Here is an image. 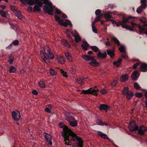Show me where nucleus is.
Here are the masks:
<instances>
[{
	"label": "nucleus",
	"instance_id": "nucleus-1",
	"mask_svg": "<svg viewBox=\"0 0 147 147\" xmlns=\"http://www.w3.org/2000/svg\"><path fill=\"white\" fill-rule=\"evenodd\" d=\"M59 127L63 128L61 132L62 136L64 137L65 144L67 145H70L69 143H73L71 145L73 147H83V142L82 138L79 137L67 126L63 123L59 124Z\"/></svg>",
	"mask_w": 147,
	"mask_h": 147
},
{
	"label": "nucleus",
	"instance_id": "nucleus-2",
	"mask_svg": "<svg viewBox=\"0 0 147 147\" xmlns=\"http://www.w3.org/2000/svg\"><path fill=\"white\" fill-rule=\"evenodd\" d=\"M71 114L72 113L70 112L66 111L64 112L65 119L69 123V124L72 127H76L77 125V121L76 120Z\"/></svg>",
	"mask_w": 147,
	"mask_h": 147
},
{
	"label": "nucleus",
	"instance_id": "nucleus-3",
	"mask_svg": "<svg viewBox=\"0 0 147 147\" xmlns=\"http://www.w3.org/2000/svg\"><path fill=\"white\" fill-rule=\"evenodd\" d=\"M122 16L123 19L122 21H119L118 22H117L114 20H110L111 22L113 24H115L117 27H119L120 25H122V27L123 26H125L127 22L129 23V19H131L132 18L131 16H129L127 18H125L124 16Z\"/></svg>",
	"mask_w": 147,
	"mask_h": 147
},
{
	"label": "nucleus",
	"instance_id": "nucleus-4",
	"mask_svg": "<svg viewBox=\"0 0 147 147\" xmlns=\"http://www.w3.org/2000/svg\"><path fill=\"white\" fill-rule=\"evenodd\" d=\"M123 94L126 96L127 99L129 100H130L134 96V94L131 91H129L128 87H125L122 90Z\"/></svg>",
	"mask_w": 147,
	"mask_h": 147
},
{
	"label": "nucleus",
	"instance_id": "nucleus-5",
	"mask_svg": "<svg viewBox=\"0 0 147 147\" xmlns=\"http://www.w3.org/2000/svg\"><path fill=\"white\" fill-rule=\"evenodd\" d=\"M55 19L57 20L58 23L61 25L65 27H66L69 24L71 26H72V24L71 23L70 20H66V22H63V20L61 19L60 18L57 16H55Z\"/></svg>",
	"mask_w": 147,
	"mask_h": 147
},
{
	"label": "nucleus",
	"instance_id": "nucleus-6",
	"mask_svg": "<svg viewBox=\"0 0 147 147\" xmlns=\"http://www.w3.org/2000/svg\"><path fill=\"white\" fill-rule=\"evenodd\" d=\"M131 24L132 25L133 27H138L139 30V34H142L143 32L145 34L147 35V29L141 26L140 24H138L136 23H133L132 22H131Z\"/></svg>",
	"mask_w": 147,
	"mask_h": 147
},
{
	"label": "nucleus",
	"instance_id": "nucleus-7",
	"mask_svg": "<svg viewBox=\"0 0 147 147\" xmlns=\"http://www.w3.org/2000/svg\"><path fill=\"white\" fill-rule=\"evenodd\" d=\"M112 40L118 46H120L119 48V50L121 53H124L125 51V47L123 45H121L118 39L115 37H113Z\"/></svg>",
	"mask_w": 147,
	"mask_h": 147
},
{
	"label": "nucleus",
	"instance_id": "nucleus-8",
	"mask_svg": "<svg viewBox=\"0 0 147 147\" xmlns=\"http://www.w3.org/2000/svg\"><path fill=\"white\" fill-rule=\"evenodd\" d=\"M135 121H131L129 125V128L131 132H134L138 130V127L136 124Z\"/></svg>",
	"mask_w": 147,
	"mask_h": 147
},
{
	"label": "nucleus",
	"instance_id": "nucleus-9",
	"mask_svg": "<svg viewBox=\"0 0 147 147\" xmlns=\"http://www.w3.org/2000/svg\"><path fill=\"white\" fill-rule=\"evenodd\" d=\"M44 49L45 53L49 59H51L53 58L54 55L48 46H45Z\"/></svg>",
	"mask_w": 147,
	"mask_h": 147
},
{
	"label": "nucleus",
	"instance_id": "nucleus-10",
	"mask_svg": "<svg viewBox=\"0 0 147 147\" xmlns=\"http://www.w3.org/2000/svg\"><path fill=\"white\" fill-rule=\"evenodd\" d=\"M70 32L74 37L75 41L76 42H79L81 40V38L76 30H71Z\"/></svg>",
	"mask_w": 147,
	"mask_h": 147
},
{
	"label": "nucleus",
	"instance_id": "nucleus-11",
	"mask_svg": "<svg viewBox=\"0 0 147 147\" xmlns=\"http://www.w3.org/2000/svg\"><path fill=\"white\" fill-rule=\"evenodd\" d=\"M44 136L47 140L46 144L48 145L52 146L53 144L51 140L52 137L51 135L45 133L44 134Z\"/></svg>",
	"mask_w": 147,
	"mask_h": 147
},
{
	"label": "nucleus",
	"instance_id": "nucleus-12",
	"mask_svg": "<svg viewBox=\"0 0 147 147\" xmlns=\"http://www.w3.org/2000/svg\"><path fill=\"white\" fill-rule=\"evenodd\" d=\"M137 130L140 135L142 136L144 135V133L147 131V128L144 125H142L138 127Z\"/></svg>",
	"mask_w": 147,
	"mask_h": 147
},
{
	"label": "nucleus",
	"instance_id": "nucleus-13",
	"mask_svg": "<svg viewBox=\"0 0 147 147\" xmlns=\"http://www.w3.org/2000/svg\"><path fill=\"white\" fill-rule=\"evenodd\" d=\"M34 3L37 4L35 5L34 6V11H39L40 10V7L42 5V3L41 1L38 0L36 2H35Z\"/></svg>",
	"mask_w": 147,
	"mask_h": 147
},
{
	"label": "nucleus",
	"instance_id": "nucleus-14",
	"mask_svg": "<svg viewBox=\"0 0 147 147\" xmlns=\"http://www.w3.org/2000/svg\"><path fill=\"white\" fill-rule=\"evenodd\" d=\"M110 106L106 104H101L99 106V110L100 111H105L107 113L109 109L110 108Z\"/></svg>",
	"mask_w": 147,
	"mask_h": 147
},
{
	"label": "nucleus",
	"instance_id": "nucleus-15",
	"mask_svg": "<svg viewBox=\"0 0 147 147\" xmlns=\"http://www.w3.org/2000/svg\"><path fill=\"white\" fill-rule=\"evenodd\" d=\"M12 117L15 120L18 121L19 120L20 115L19 112L13 111L12 112Z\"/></svg>",
	"mask_w": 147,
	"mask_h": 147
},
{
	"label": "nucleus",
	"instance_id": "nucleus-16",
	"mask_svg": "<svg viewBox=\"0 0 147 147\" xmlns=\"http://www.w3.org/2000/svg\"><path fill=\"white\" fill-rule=\"evenodd\" d=\"M97 55L98 57L101 59L106 58L107 56V54L106 52H105L104 53H102L100 51H99Z\"/></svg>",
	"mask_w": 147,
	"mask_h": 147
},
{
	"label": "nucleus",
	"instance_id": "nucleus-17",
	"mask_svg": "<svg viewBox=\"0 0 147 147\" xmlns=\"http://www.w3.org/2000/svg\"><path fill=\"white\" fill-rule=\"evenodd\" d=\"M82 42L83 43L81 45L82 48L84 50L87 51L89 47V45L84 39L83 40Z\"/></svg>",
	"mask_w": 147,
	"mask_h": 147
},
{
	"label": "nucleus",
	"instance_id": "nucleus-18",
	"mask_svg": "<svg viewBox=\"0 0 147 147\" xmlns=\"http://www.w3.org/2000/svg\"><path fill=\"white\" fill-rule=\"evenodd\" d=\"M139 76L138 72L137 71L135 70L132 74L131 77L134 80L136 81Z\"/></svg>",
	"mask_w": 147,
	"mask_h": 147
},
{
	"label": "nucleus",
	"instance_id": "nucleus-19",
	"mask_svg": "<svg viewBox=\"0 0 147 147\" xmlns=\"http://www.w3.org/2000/svg\"><path fill=\"white\" fill-rule=\"evenodd\" d=\"M97 133L98 136L102 137L104 139L110 140V139L107 134L102 132L101 131H97Z\"/></svg>",
	"mask_w": 147,
	"mask_h": 147
},
{
	"label": "nucleus",
	"instance_id": "nucleus-20",
	"mask_svg": "<svg viewBox=\"0 0 147 147\" xmlns=\"http://www.w3.org/2000/svg\"><path fill=\"white\" fill-rule=\"evenodd\" d=\"M97 133L98 136L102 137L104 139L110 140V139L107 134L102 132L101 131H97Z\"/></svg>",
	"mask_w": 147,
	"mask_h": 147
},
{
	"label": "nucleus",
	"instance_id": "nucleus-21",
	"mask_svg": "<svg viewBox=\"0 0 147 147\" xmlns=\"http://www.w3.org/2000/svg\"><path fill=\"white\" fill-rule=\"evenodd\" d=\"M92 66L97 67L100 65L101 63L97 61L95 59H94L92 56Z\"/></svg>",
	"mask_w": 147,
	"mask_h": 147
},
{
	"label": "nucleus",
	"instance_id": "nucleus-22",
	"mask_svg": "<svg viewBox=\"0 0 147 147\" xmlns=\"http://www.w3.org/2000/svg\"><path fill=\"white\" fill-rule=\"evenodd\" d=\"M146 7L143 5H141L138 7L136 10V12L138 13H141Z\"/></svg>",
	"mask_w": 147,
	"mask_h": 147
},
{
	"label": "nucleus",
	"instance_id": "nucleus-23",
	"mask_svg": "<svg viewBox=\"0 0 147 147\" xmlns=\"http://www.w3.org/2000/svg\"><path fill=\"white\" fill-rule=\"evenodd\" d=\"M82 57L83 59L86 61H92V57L90 56L83 55L82 56Z\"/></svg>",
	"mask_w": 147,
	"mask_h": 147
},
{
	"label": "nucleus",
	"instance_id": "nucleus-24",
	"mask_svg": "<svg viewBox=\"0 0 147 147\" xmlns=\"http://www.w3.org/2000/svg\"><path fill=\"white\" fill-rule=\"evenodd\" d=\"M128 76L127 74L122 75L120 78V81L121 82L126 81L128 80Z\"/></svg>",
	"mask_w": 147,
	"mask_h": 147
},
{
	"label": "nucleus",
	"instance_id": "nucleus-25",
	"mask_svg": "<svg viewBox=\"0 0 147 147\" xmlns=\"http://www.w3.org/2000/svg\"><path fill=\"white\" fill-rule=\"evenodd\" d=\"M141 69L142 71L145 72L147 71V64L143 63L141 66Z\"/></svg>",
	"mask_w": 147,
	"mask_h": 147
},
{
	"label": "nucleus",
	"instance_id": "nucleus-26",
	"mask_svg": "<svg viewBox=\"0 0 147 147\" xmlns=\"http://www.w3.org/2000/svg\"><path fill=\"white\" fill-rule=\"evenodd\" d=\"M81 93H83L84 94H92V89L90 88L87 90H82Z\"/></svg>",
	"mask_w": 147,
	"mask_h": 147
},
{
	"label": "nucleus",
	"instance_id": "nucleus-27",
	"mask_svg": "<svg viewBox=\"0 0 147 147\" xmlns=\"http://www.w3.org/2000/svg\"><path fill=\"white\" fill-rule=\"evenodd\" d=\"M96 122L98 125L101 126H107L109 125V124L108 123H103L102 121L100 119H97L96 120Z\"/></svg>",
	"mask_w": 147,
	"mask_h": 147
},
{
	"label": "nucleus",
	"instance_id": "nucleus-28",
	"mask_svg": "<svg viewBox=\"0 0 147 147\" xmlns=\"http://www.w3.org/2000/svg\"><path fill=\"white\" fill-rule=\"evenodd\" d=\"M17 17L20 19H22V16L20 12L18 10H17L14 13Z\"/></svg>",
	"mask_w": 147,
	"mask_h": 147
},
{
	"label": "nucleus",
	"instance_id": "nucleus-29",
	"mask_svg": "<svg viewBox=\"0 0 147 147\" xmlns=\"http://www.w3.org/2000/svg\"><path fill=\"white\" fill-rule=\"evenodd\" d=\"M104 16L105 18L107 19L106 21L108 22L109 21H111L110 20H111L110 19L112 18V16L111 15L110 13H105L104 15Z\"/></svg>",
	"mask_w": 147,
	"mask_h": 147
},
{
	"label": "nucleus",
	"instance_id": "nucleus-30",
	"mask_svg": "<svg viewBox=\"0 0 147 147\" xmlns=\"http://www.w3.org/2000/svg\"><path fill=\"white\" fill-rule=\"evenodd\" d=\"M84 79V78L81 77L77 78V80L79 84L80 85H83L84 84L83 81Z\"/></svg>",
	"mask_w": 147,
	"mask_h": 147
},
{
	"label": "nucleus",
	"instance_id": "nucleus-31",
	"mask_svg": "<svg viewBox=\"0 0 147 147\" xmlns=\"http://www.w3.org/2000/svg\"><path fill=\"white\" fill-rule=\"evenodd\" d=\"M121 61V59H119L117 61H114L113 63V64L115 65L117 67H119L120 65Z\"/></svg>",
	"mask_w": 147,
	"mask_h": 147
},
{
	"label": "nucleus",
	"instance_id": "nucleus-32",
	"mask_svg": "<svg viewBox=\"0 0 147 147\" xmlns=\"http://www.w3.org/2000/svg\"><path fill=\"white\" fill-rule=\"evenodd\" d=\"M107 54L110 56L111 58H113L115 55V53L114 52L111 50H109L108 49L107 50Z\"/></svg>",
	"mask_w": 147,
	"mask_h": 147
},
{
	"label": "nucleus",
	"instance_id": "nucleus-33",
	"mask_svg": "<svg viewBox=\"0 0 147 147\" xmlns=\"http://www.w3.org/2000/svg\"><path fill=\"white\" fill-rule=\"evenodd\" d=\"M61 43L62 44L65 46L67 47H70V45L68 42L65 40L63 39L62 40Z\"/></svg>",
	"mask_w": 147,
	"mask_h": 147
},
{
	"label": "nucleus",
	"instance_id": "nucleus-34",
	"mask_svg": "<svg viewBox=\"0 0 147 147\" xmlns=\"http://www.w3.org/2000/svg\"><path fill=\"white\" fill-rule=\"evenodd\" d=\"M65 55L66 56L67 59L69 61H72V59L71 55L67 53H65Z\"/></svg>",
	"mask_w": 147,
	"mask_h": 147
},
{
	"label": "nucleus",
	"instance_id": "nucleus-35",
	"mask_svg": "<svg viewBox=\"0 0 147 147\" xmlns=\"http://www.w3.org/2000/svg\"><path fill=\"white\" fill-rule=\"evenodd\" d=\"M19 41L17 40H14L13 42H12L9 45L8 47H7L6 49H8V48L9 47H11L12 46V44L14 45H18L19 44Z\"/></svg>",
	"mask_w": 147,
	"mask_h": 147
},
{
	"label": "nucleus",
	"instance_id": "nucleus-36",
	"mask_svg": "<svg viewBox=\"0 0 147 147\" xmlns=\"http://www.w3.org/2000/svg\"><path fill=\"white\" fill-rule=\"evenodd\" d=\"M94 87H96L94 86H92V95L96 96L98 95L97 93L98 92L99 90L97 89H93V88Z\"/></svg>",
	"mask_w": 147,
	"mask_h": 147
},
{
	"label": "nucleus",
	"instance_id": "nucleus-37",
	"mask_svg": "<svg viewBox=\"0 0 147 147\" xmlns=\"http://www.w3.org/2000/svg\"><path fill=\"white\" fill-rule=\"evenodd\" d=\"M118 82V79H114L111 82V85L112 87H114L117 84Z\"/></svg>",
	"mask_w": 147,
	"mask_h": 147
},
{
	"label": "nucleus",
	"instance_id": "nucleus-38",
	"mask_svg": "<svg viewBox=\"0 0 147 147\" xmlns=\"http://www.w3.org/2000/svg\"><path fill=\"white\" fill-rule=\"evenodd\" d=\"M92 51L95 53H98L99 51H100V50L98 49V48L96 46H92Z\"/></svg>",
	"mask_w": 147,
	"mask_h": 147
},
{
	"label": "nucleus",
	"instance_id": "nucleus-39",
	"mask_svg": "<svg viewBox=\"0 0 147 147\" xmlns=\"http://www.w3.org/2000/svg\"><path fill=\"white\" fill-rule=\"evenodd\" d=\"M60 71L61 74L65 78L67 77L68 75L66 72L63 69H60Z\"/></svg>",
	"mask_w": 147,
	"mask_h": 147
},
{
	"label": "nucleus",
	"instance_id": "nucleus-40",
	"mask_svg": "<svg viewBox=\"0 0 147 147\" xmlns=\"http://www.w3.org/2000/svg\"><path fill=\"white\" fill-rule=\"evenodd\" d=\"M122 28L127 29L130 31H134V29L131 26H129L127 25H125L122 26Z\"/></svg>",
	"mask_w": 147,
	"mask_h": 147
},
{
	"label": "nucleus",
	"instance_id": "nucleus-41",
	"mask_svg": "<svg viewBox=\"0 0 147 147\" xmlns=\"http://www.w3.org/2000/svg\"><path fill=\"white\" fill-rule=\"evenodd\" d=\"M50 72L51 75L52 76H55L57 74V72L52 69H50Z\"/></svg>",
	"mask_w": 147,
	"mask_h": 147
},
{
	"label": "nucleus",
	"instance_id": "nucleus-42",
	"mask_svg": "<svg viewBox=\"0 0 147 147\" xmlns=\"http://www.w3.org/2000/svg\"><path fill=\"white\" fill-rule=\"evenodd\" d=\"M16 70L15 67L13 66H11L10 67L9 72L10 73H14Z\"/></svg>",
	"mask_w": 147,
	"mask_h": 147
},
{
	"label": "nucleus",
	"instance_id": "nucleus-43",
	"mask_svg": "<svg viewBox=\"0 0 147 147\" xmlns=\"http://www.w3.org/2000/svg\"><path fill=\"white\" fill-rule=\"evenodd\" d=\"M40 86L42 88H44L45 87V83L42 81H40L38 83Z\"/></svg>",
	"mask_w": 147,
	"mask_h": 147
},
{
	"label": "nucleus",
	"instance_id": "nucleus-44",
	"mask_svg": "<svg viewBox=\"0 0 147 147\" xmlns=\"http://www.w3.org/2000/svg\"><path fill=\"white\" fill-rule=\"evenodd\" d=\"M134 87L136 89H139L141 88L140 86L137 82H135L134 84Z\"/></svg>",
	"mask_w": 147,
	"mask_h": 147
},
{
	"label": "nucleus",
	"instance_id": "nucleus-45",
	"mask_svg": "<svg viewBox=\"0 0 147 147\" xmlns=\"http://www.w3.org/2000/svg\"><path fill=\"white\" fill-rule=\"evenodd\" d=\"M140 3L142 4L141 5H143L146 7L147 6V5L146 3V0H141Z\"/></svg>",
	"mask_w": 147,
	"mask_h": 147
},
{
	"label": "nucleus",
	"instance_id": "nucleus-46",
	"mask_svg": "<svg viewBox=\"0 0 147 147\" xmlns=\"http://www.w3.org/2000/svg\"><path fill=\"white\" fill-rule=\"evenodd\" d=\"M0 14L2 17H6L7 16V14L6 12L3 10L0 11Z\"/></svg>",
	"mask_w": 147,
	"mask_h": 147
},
{
	"label": "nucleus",
	"instance_id": "nucleus-47",
	"mask_svg": "<svg viewBox=\"0 0 147 147\" xmlns=\"http://www.w3.org/2000/svg\"><path fill=\"white\" fill-rule=\"evenodd\" d=\"M135 96L137 97L140 98L142 97V94L141 93L138 92L135 94Z\"/></svg>",
	"mask_w": 147,
	"mask_h": 147
},
{
	"label": "nucleus",
	"instance_id": "nucleus-48",
	"mask_svg": "<svg viewBox=\"0 0 147 147\" xmlns=\"http://www.w3.org/2000/svg\"><path fill=\"white\" fill-rule=\"evenodd\" d=\"M92 31L95 33H97L98 32L96 28L94 23H92Z\"/></svg>",
	"mask_w": 147,
	"mask_h": 147
},
{
	"label": "nucleus",
	"instance_id": "nucleus-49",
	"mask_svg": "<svg viewBox=\"0 0 147 147\" xmlns=\"http://www.w3.org/2000/svg\"><path fill=\"white\" fill-rule=\"evenodd\" d=\"M101 16H98L95 19L94 21L92 22V23H94V25L95 23L97 22H98L100 20V18Z\"/></svg>",
	"mask_w": 147,
	"mask_h": 147
},
{
	"label": "nucleus",
	"instance_id": "nucleus-50",
	"mask_svg": "<svg viewBox=\"0 0 147 147\" xmlns=\"http://www.w3.org/2000/svg\"><path fill=\"white\" fill-rule=\"evenodd\" d=\"M14 61V58L12 57H9L8 58V61L11 64L13 63Z\"/></svg>",
	"mask_w": 147,
	"mask_h": 147
},
{
	"label": "nucleus",
	"instance_id": "nucleus-51",
	"mask_svg": "<svg viewBox=\"0 0 147 147\" xmlns=\"http://www.w3.org/2000/svg\"><path fill=\"white\" fill-rule=\"evenodd\" d=\"M42 60L44 62L47 63H49L50 62L49 59L47 58L46 57L43 58Z\"/></svg>",
	"mask_w": 147,
	"mask_h": 147
},
{
	"label": "nucleus",
	"instance_id": "nucleus-52",
	"mask_svg": "<svg viewBox=\"0 0 147 147\" xmlns=\"http://www.w3.org/2000/svg\"><path fill=\"white\" fill-rule=\"evenodd\" d=\"M40 56L41 57V58L42 59H43V58H44L46 57L45 54L43 53V52H42L41 51H40Z\"/></svg>",
	"mask_w": 147,
	"mask_h": 147
},
{
	"label": "nucleus",
	"instance_id": "nucleus-53",
	"mask_svg": "<svg viewBox=\"0 0 147 147\" xmlns=\"http://www.w3.org/2000/svg\"><path fill=\"white\" fill-rule=\"evenodd\" d=\"M11 9L12 11L14 13L16 12L18 10L14 6H11Z\"/></svg>",
	"mask_w": 147,
	"mask_h": 147
},
{
	"label": "nucleus",
	"instance_id": "nucleus-54",
	"mask_svg": "<svg viewBox=\"0 0 147 147\" xmlns=\"http://www.w3.org/2000/svg\"><path fill=\"white\" fill-rule=\"evenodd\" d=\"M107 91L104 89H102L100 91V92L103 94L107 93Z\"/></svg>",
	"mask_w": 147,
	"mask_h": 147
},
{
	"label": "nucleus",
	"instance_id": "nucleus-55",
	"mask_svg": "<svg viewBox=\"0 0 147 147\" xmlns=\"http://www.w3.org/2000/svg\"><path fill=\"white\" fill-rule=\"evenodd\" d=\"M101 13V11L99 9L96 10L95 12V13L96 15H98Z\"/></svg>",
	"mask_w": 147,
	"mask_h": 147
},
{
	"label": "nucleus",
	"instance_id": "nucleus-56",
	"mask_svg": "<svg viewBox=\"0 0 147 147\" xmlns=\"http://www.w3.org/2000/svg\"><path fill=\"white\" fill-rule=\"evenodd\" d=\"M140 21L142 22V23H143L144 24V26H145V24H146V21L145 20V19H144V20H143L142 19H140Z\"/></svg>",
	"mask_w": 147,
	"mask_h": 147
},
{
	"label": "nucleus",
	"instance_id": "nucleus-57",
	"mask_svg": "<svg viewBox=\"0 0 147 147\" xmlns=\"http://www.w3.org/2000/svg\"><path fill=\"white\" fill-rule=\"evenodd\" d=\"M61 60L59 59L58 58H57V62L59 63H60L61 64H64L65 63V61H61Z\"/></svg>",
	"mask_w": 147,
	"mask_h": 147
},
{
	"label": "nucleus",
	"instance_id": "nucleus-58",
	"mask_svg": "<svg viewBox=\"0 0 147 147\" xmlns=\"http://www.w3.org/2000/svg\"><path fill=\"white\" fill-rule=\"evenodd\" d=\"M13 27H12V29L14 30L17 29L18 28V26L16 24H13Z\"/></svg>",
	"mask_w": 147,
	"mask_h": 147
},
{
	"label": "nucleus",
	"instance_id": "nucleus-59",
	"mask_svg": "<svg viewBox=\"0 0 147 147\" xmlns=\"http://www.w3.org/2000/svg\"><path fill=\"white\" fill-rule=\"evenodd\" d=\"M55 13L57 14H60L61 13V11L58 9H56L55 10Z\"/></svg>",
	"mask_w": 147,
	"mask_h": 147
},
{
	"label": "nucleus",
	"instance_id": "nucleus-60",
	"mask_svg": "<svg viewBox=\"0 0 147 147\" xmlns=\"http://www.w3.org/2000/svg\"><path fill=\"white\" fill-rule=\"evenodd\" d=\"M139 65V63H136L133 66V68L134 69H136L137 68V67Z\"/></svg>",
	"mask_w": 147,
	"mask_h": 147
},
{
	"label": "nucleus",
	"instance_id": "nucleus-61",
	"mask_svg": "<svg viewBox=\"0 0 147 147\" xmlns=\"http://www.w3.org/2000/svg\"><path fill=\"white\" fill-rule=\"evenodd\" d=\"M113 13L114 14H115V15H117L118 16H122H122H123V15L122 14H119L117 12V11H115Z\"/></svg>",
	"mask_w": 147,
	"mask_h": 147
},
{
	"label": "nucleus",
	"instance_id": "nucleus-62",
	"mask_svg": "<svg viewBox=\"0 0 147 147\" xmlns=\"http://www.w3.org/2000/svg\"><path fill=\"white\" fill-rule=\"evenodd\" d=\"M45 110L46 112H47L48 113H51V111L50 110V109H49V108H48V107L46 108L45 109Z\"/></svg>",
	"mask_w": 147,
	"mask_h": 147
},
{
	"label": "nucleus",
	"instance_id": "nucleus-63",
	"mask_svg": "<svg viewBox=\"0 0 147 147\" xmlns=\"http://www.w3.org/2000/svg\"><path fill=\"white\" fill-rule=\"evenodd\" d=\"M32 93L35 95H36L38 94V92L35 90H33L32 91Z\"/></svg>",
	"mask_w": 147,
	"mask_h": 147
},
{
	"label": "nucleus",
	"instance_id": "nucleus-64",
	"mask_svg": "<svg viewBox=\"0 0 147 147\" xmlns=\"http://www.w3.org/2000/svg\"><path fill=\"white\" fill-rule=\"evenodd\" d=\"M144 91H145V94H144V96L147 99V90H143Z\"/></svg>",
	"mask_w": 147,
	"mask_h": 147
}]
</instances>
